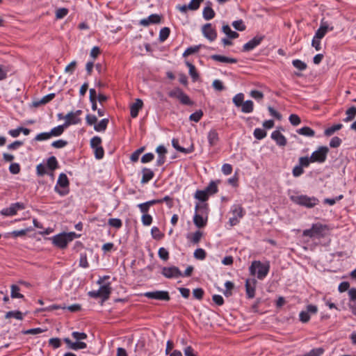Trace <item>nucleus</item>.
I'll use <instances>...</instances> for the list:
<instances>
[{
  "label": "nucleus",
  "mask_w": 356,
  "mask_h": 356,
  "mask_svg": "<svg viewBox=\"0 0 356 356\" xmlns=\"http://www.w3.org/2000/svg\"><path fill=\"white\" fill-rule=\"evenodd\" d=\"M289 120L293 126H298L301 122L300 117L296 114H291L289 115Z\"/></svg>",
  "instance_id": "nucleus-59"
},
{
  "label": "nucleus",
  "mask_w": 356,
  "mask_h": 356,
  "mask_svg": "<svg viewBox=\"0 0 356 356\" xmlns=\"http://www.w3.org/2000/svg\"><path fill=\"white\" fill-rule=\"evenodd\" d=\"M232 26L235 29L240 31H244L246 28L245 24H243V22L241 19L233 22Z\"/></svg>",
  "instance_id": "nucleus-63"
},
{
  "label": "nucleus",
  "mask_w": 356,
  "mask_h": 356,
  "mask_svg": "<svg viewBox=\"0 0 356 356\" xmlns=\"http://www.w3.org/2000/svg\"><path fill=\"white\" fill-rule=\"evenodd\" d=\"M296 131L298 134L307 137H313L315 135V131L309 127H303Z\"/></svg>",
  "instance_id": "nucleus-34"
},
{
  "label": "nucleus",
  "mask_w": 356,
  "mask_h": 356,
  "mask_svg": "<svg viewBox=\"0 0 356 356\" xmlns=\"http://www.w3.org/2000/svg\"><path fill=\"white\" fill-rule=\"evenodd\" d=\"M202 15L204 19L210 20L215 17V12L211 8V3L208 1L207 6L204 8Z\"/></svg>",
  "instance_id": "nucleus-25"
},
{
  "label": "nucleus",
  "mask_w": 356,
  "mask_h": 356,
  "mask_svg": "<svg viewBox=\"0 0 356 356\" xmlns=\"http://www.w3.org/2000/svg\"><path fill=\"white\" fill-rule=\"evenodd\" d=\"M222 32L225 34L227 35V36L229 39L237 38L238 37V35H239L238 33H236V31H232L231 29V28L229 27V26L227 25V24H225V25L222 26Z\"/></svg>",
  "instance_id": "nucleus-33"
},
{
  "label": "nucleus",
  "mask_w": 356,
  "mask_h": 356,
  "mask_svg": "<svg viewBox=\"0 0 356 356\" xmlns=\"http://www.w3.org/2000/svg\"><path fill=\"white\" fill-rule=\"evenodd\" d=\"M202 1H203V0H191L188 4V8H189V10H196L199 8Z\"/></svg>",
  "instance_id": "nucleus-61"
},
{
  "label": "nucleus",
  "mask_w": 356,
  "mask_h": 356,
  "mask_svg": "<svg viewBox=\"0 0 356 356\" xmlns=\"http://www.w3.org/2000/svg\"><path fill=\"white\" fill-rule=\"evenodd\" d=\"M202 236V233L200 231H196L191 236H188L190 241L194 244H197L200 242Z\"/></svg>",
  "instance_id": "nucleus-45"
},
{
  "label": "nucleus",
  "mask_w": 356,
  "mask_h": 356,
  "mask_svg": "<svg viewBox=\"0 0 356 356\" xmlns=\"http://www.w3.org/2000/svg\"><path fill=\"white\" fill-rule=\"evenodd\" d=\"M169 96L177 98L180 102L184 105H191L193 104L189 97L179 88H176L175 90L170 91L169 92Z\"/></svg>",
  "instance_id": "nucleus-14"
},
{
  "label": "nucleus",
  "mask_w": 356,
  "mask_h": 356,
  "mask_svg": "<svg viewBox=\"0 0 356 356\" xmlns=\"http://www.w3.org/2000/svg\"><path fill=\"white\" fill-rule=\"evenodd\" d=\"M67 128V126H64V123L63 124L58 125L57 127H55L51 129L50 134L51 137H58L61 136L65 129Z\"/></svg>",
  "instance_id": "nucleus-31"
},
{
  "label": "nucleus",
  "mask_w": 356,
  "mask_h": 356,
  "mask_svg": "<svg viewBox=\"0 0 356 356\" xmlns=\"http://www.w3.org/2000/svg\"><path fill=\"white\" fill-rule=\"evenodd\" d=\"M264 40V36H255L252 39H251L250 41L246 42L243 46V51H250L254 49L255 47L259 46L262 40Z\"/></svg>",
  "instance_id": "nucleus-17"
},
{
  "label": "nucleus",
  "mask_w": 356,
  "mask_h": 356,
  "mask_svg": "<svg viewBox=\"0 0 356 356\" xmlns=\"http://www.w3.org/2000/svg\"><path fill=\"white\" fill-rule=\"evenodd\" d=\"M79 234H77L74 232L68 233L64 232L54 236L51 237V240L55 246L63 249L67 247L70 242L72 241L74 238H79Z\"/></svg>",
  "instance_id": "nucleus-3"
},
{
  "label": "nucleus",
  "mask_w": 356,
  "mask_h": 356,
  "mask_svg": "<svg viewBox=\"0 0 356 356\" xmlns=\"http://www.w3.org/2000/svg\"><path fill=\"white\" fill-rule=\"evenodd\" d=\"M143 296L154 300L168 301L170 299L169 293L166 291H147L143 294Z\"/></svg>",
  "instance_id": "nucleus-12"
},
{
  "label": "nucleus",
  "mask_w": 356,
  "mask_h": 356,
  "mask_svg": "<svg viewBox=\"0 0 356 356\" xmlns=\"http://www.w3.org/2000/svg\"><path fill=\"white\" fill-rule=\"evenodd\" d=\"M219 183V180L211 181L209 184V185L204 188V190L209 196L216 194L218 191V184Z\"/></svg>",
  "instance_id": "nucleus-29"
},
{
  "label": "nucleus",
  "mask_w": 356,
  "mask_h": 356,
  "mask_svg": "<svg viewBox=\"0 0 356 356\" xmlns=\"http://www.w3.org/2000/svg\"><path fill=\"white\" fill-rule=\"evenodd\" d=\"M202 31L204 36L209 41L212 42L217 38V32L210 23L204 24L202 26Z\"/></svg>",
  "instance_id": "nucleus-15"
},
{
  "label": "nucleus",
  "mask_w": 356,
  "mask_h": 356,
  "mask_svg": "<svg viewBox=\"0 0 356 356\" xmlns=\"http://www.w3.org/2000/svg\"><path fill=\"white\" fill-rule=\"evenodd\" d=\"M81 110H76V111L73 112L71 111L68 113L65 116V122L64 126H67V127H70L72 124H78L81 123V119L80 118V115L82 114Z\"/></svg>",
  "instance_id": "nucleus-11"
},
{
  "label": "nucleus",
  "mask_w": 356,
  "mask_h": 356,
  "mask_svg": "<svg viewBox=\"0 0 356 356\" xmlns=\"http://www.w3.org/2000/svg\"><path fill=\"white\" fill-rule=\"evenodd\" d=\"M158 254L159 258L163 261H167L169 259V252L165 248H160Z\"/></svg>",
  "instance_id": "nucleus-56"
},
{
  "label": "nucleus",
  "mask_w": 356,
  "mask_h": 356,
  "mask_svg": "<svg viewBox=\"0 0 356 356\" xmlns=\"http://www.w3.org/2000/svg\"><path fill=\"white\" fill-rule=\"evenodd\" d=\"M323 348H316L300 356H321L324 353Z\"/></svg>",
  "instance_id": "nucleus-38"
},
{
  "label": "nucleus",
  "mask_w": 356,
  "mask_h": 356,
  "mask_svg": "<svg viewBox=\"0 0 356 356\" xmlns=\"http://www.w3.org/2000/svg\"><path fill=\"white\" fill-rule=\"evenodd\" d=\"M20 289L18 286L13 284L11 286L10 296L12 298H24V296L19 293Z\"/></svg>",
  "instance_id": "nucleus-40"
},
{
  "label": "nucleus",
  "mask_w": 356,
  "mask_h": 356,
  "mask_svg": "<svg viewBox=\"0 0 356 356\" xmlns=\"http://www.w3.org/2000/svg\"><path fill=\"white\" fill-rule=\"evenodd\" d=\"M170 30L168 27H163L159 32V41L164 42L169 37Z\"/></svg>",
  "instance_id": "nucleus-44"
},
{
  "label": "nucleus",
  "mask_w": 356,
  "mask_h": 356,
  "mask_svg": "<svg viewBox=\"0 0 356 356\" xmlns=\"http://www.w3.org/2000/svg\"><path fill=\"white\" fill-rule=\"evenodd\" d=\"M79 266L83 268H87L89 267V264L88 261L86 254H81L79 259Z\"/></svg>",
  "instance_id": "nucleus-60"
},
{
  "label": "nucleus",
  "mask_w": 356,
  "mask_h": 356,
  "mask_svg": "<svg viewBox=\"0 0 356 356\" xmlns=\"http://www.w3.org/2000/svg\"><path fill=\"white\" fill-rule=\"evenodd\" d=\"M64 341L68 345L70 348H71L74 350L85 349L87 347V344L85 342L80 341H76L75 342H73L70 339L65 338Z\"/></svg>",
  "instance_id": "nucleus-20"
},
{
  "label": "nucleus",
  "mask_w": 356,
  "mask_h": 356,
  "mask_svg": "<svg viewBox=\"0 0 356 356\" xmlns=\"http://www.w3.org/2000/svg\"><path fill=\"white\" fill-rule=\"evenodd\" d=\"M207 139L209 145L211 147L216 145L219 141V136L217 130L215 129H211L208 133Z\"/></svg>",
  "instance_id": "nucleus-24"
},
{
  "label": "nucleus",
  "mask_w": 356,
  "mask_h": 356,
  "mask_svg": "<svg viewBox=\"0 0 356 356\" xmlns=\"http://www.w3.org/2000/svg\"><path fill=\"white\" fill-rule=\"evenodd\" d=\"M312 162V158L308 156H302L299 159V165L302 168H307L309 165Z\"/></svg>",
  "instance_id": "nucleus-55"
},
{
  "label": "nucleus",
  "mask_w": 356,
  "mask_h": 356,
  "mask_svg": "<svg viewBox=\"0 0 356 356\" xmlns=\"http://www.w3.org/2000/svg\"><path fill=\"white\" fill-rule=\"evenodd\" d=\"M172 145L177 152L184 153L185 154L192 153L194 151V147L193 145H191L188 148L181 147L179 144V140L177 138H172Z\"/></svg>",
  "instance_id": "nucleus-23"
},
{
  "label": "nucleus",
  "mask_w": 356,
  "mask_h": 356,
  "mask_svg": "<svg viewBox=\"0 0 356 356\" xmlns=\"http://www.w3.org/2000/svg\"><path fill=\"white\" fill-rule=\"evenodd\" d=\"M143 177L141 179V183L143 184L148 183L150 180H152L154 176V173L153 170L149 168H144L142 170Z\"/></svg>",
  "instance_id": "nucleus-28"
},
{
  "label": "nucleus",
  "mask_w": 356,
  "mask_h": 356,
  "mask_svg": "<svg viewBox=\"0 0 356 356\" xmlns=\"http://www.w3.org/2000/svg\"><path fill=\"white\" fill-rule=\"evenodd\" d=\"M270 268L269 261H253L249 267V271L250 275L256 276L258 280H263L268 275Z\"/></svg>",
  "instance_id": "nucleus-1"
},
{
  "label": "nucleus",
  "mask_w": 356,
  "mask_h": 356,
  "mask_svg": "<svg viewBox=\"0 0 356 356\" xmlns=\"http://www.w3.org/2000/svg\"><path fill=\"white\" fill-rule=\"evenodd\" d=\"M161 21V17L157 14H152L147 18L142 19L140 21V24L143 26H147L150 24H158Z\"/></svg>",
  "instance_id": "nucleus-19"
},
{
  "label": "nucleus",
  "mask_w": 356,
  "mask_h": 356,
  "mask_svg": "<svg viewBox=\"0 0 356 356\" xmlns=\"http://www.w3.org/2000/svg\"><path fill=\"white\" fill-rule=\"evenodd\" d=\"M193 222L198 228L204 227L207 222V205L197 204L195 207Z\"/></svg>",
  "instance_id": "nucleus-4"
},
{
  "label": "nucleus",
  "mask_w": 356,
  "mask_h": 356,
  "mask_svg": "<svg viewBox=\"0 0 356 356\" xmlns=\"http://www.w3.org/2000/svg\"><path fill=\"white\" fill-rule=\"evenodd\" d=\"M51 138L50 132H42L35 136L34 138L35 141H44L47 140Z\"/></svg>",
  "instance_id": "nucleus-47"
},
{
  "label": "nucleus",
  "mask_w": 356,
  "mask_h": 356,
  "mask_svg": "<svg viewBox=\"0 0 356 356\" xmlns=\"http://www.w3.org/2000/svg\"><path fill=\"white\" fill-rule=\"evenodd\" d=\"M245 291L248 298H252L255 296L256 280H247L245 282Z\"/></svg>",
  "instance_id": "nucleus-22"
},
{
  "label": "nucleus",
  "mask_w": 356,
  "mask_h": 356,
  "mask_svg": "<svg viewBox=\"0 0 356 356\" xmlns=\"http://www.w3.org/2000/svg\"><path fill=\"white\" fill-rule=\"evenodd\" d=\"M108 225L116 229H120L122 226V222L120 218H109Z\"/></svg>",
  "instance_id": "nucleus-48"
},
{
  "label": "nucleus",
  "mask_w": 356,
  "mask_h": 356,
  "mask_svg": "<svg viewBox=\"0 0 356 356\" xmlns=\"http://www.w3.org/2000/svg\"><path fill=\"white\" fill-rule=\"evenodd\" d=\"M108 123V119H106V118L102 119L97 124H95L94 129L98 132L104 131L107 127Z\"/></svg>",
  "instance_id": "nucleus-35"
},
{
  "label": "nucleus",
  "mask_w": 356,
  "mask_h": 356,
  "mask_svg": "<svg viewBox=\"0 0 356 356\" xmlns=\"http://www.w3.org/2000/svg\"><path fill=\"white\" fill-rule=\"evenodd\" d=\"M211 58L215 61L225 63H236L237 59L234 58H229L225 56L218 54H214L211 56Z\"/></svg>",
  "instance_id": "nucleus-26"
},
{
  "label": "nucleus",
  "mask_w": 356,
  "mask_h": 356,
  "mask_svg": "<svg viewBox=\"0 0 356 356\" xmlns=\"http://www.w3.org/2000/svg\"><path fill=\"white\" fill-rule=\"evenodd\" d=\"M241 112L243 113H250L254 110V103L252 100H247L241 106Z\"/></svg>",
  "instance_id": "nucleus-32"
},
{
  "label": "nucleus",
  "mask_w": 356,
  "mask_h": 356,
  "mask_svg": "<svg viewBox=\"0 0 356 356\" xmlns=\"http://www.w3.org/2000/svg\"><path fill=\"white\" fill-rule=\"evenodd\" d=\"M160 201H154V200L140 203L138 204V207L140 209V212L143 213V215L147 214V212L149 211L150 207L156 204Z\"/></svg>",
  "instance_id": "nucleus-27"
},
{
  "label": "nucleus",
  "mask_w": 356,
  "mask_h": 356,
  "mask_svg": "<svg viewBox=\"0 0 356 356\" xmlns=\"http://www.w3.org/2000/svg\"><path fill=\"white\" fill-rule=\"evenodd\" d=\"M318 312V307L314 305H308L306 307L305 311H301L299 314V319L303 323H306L310 320V314H316Z\"/></svg>",
  "instance_id": "nucleus-13"
},
{
  "label": "nucleus",
  "mask_w": 356,
  "mask_h": 356,
  "mask_svg": "<svg viewBox=\"0 0 356 356\" xmlns=\"http://www.w3.org/2000/svg\"><path fill=\"white\" fill-rule=\"evenodd\" d=\"M143 102L140 99H136L135 102L130 106V115L133 118L138 116L139 111L143 108Z\"/></svg>",
  "instance_id": "nucleus-21"
},
{
  "label": "nucleus",
  "mask_w": 356,
  "mask_h": 356,
  "mask_svg": "<svg viewBox=\"0 0 356 356\" xmlns=\"http://www.w3.org/2000/svg\"><path fill=\"white\" fill-rule=\"evenodd\" d=\"M67 143H68L67 140L59 139L58 140L54 141L51 145L54 148L61 149L65 147L67 145Z\"/></svg>",
  "instance_id": "nucleus-54"
},
{
  "label": "nucleus",
  "mask_w": 356,
  "mask_h": 356,
  "mask_svg": "<svg viewBox=\"0 0 356 356\" xmlns=\"http://www.w3.org/2000/svg\"><path fill=\"white\" fill-rule=\"evenodd\" d=\"M254 137L257 140H261L264 138L267 133L264 129L260 128H256L253 132Z\"/></svg>",
  "instance_id": "nucleus-46"
},
{
  "label": "nucleus",
  "mask_w": 356,
  "mask_h": 356,
  "mask_svg": "<svg viewBox=\"0 0 356 356\" xmlns=\"http://www.w3.org/2000/svg\"><path fill=\"white\" fill-rule=\"evenodd\" d=\"M1 213L6 216H12L17 213L15 208L10 204L9 207L3 209L1 211Z\"/></svg>",
  "instance_id": "nucleus-52"
},
{
  "label": "nucleus",
  "mask_w": 356,
  "mask_h": 356,
  "mask_svg": "<svg viewBox=\"0 0 356 356\" xmlns=\"http://www.w3.org/2000/svg\"><path fill=\"white\" fill-rule=\"evenodd\" d=\"M244 94L239 92L236 94L232 99V102L236 107H240L244 102Z\"/></svg>",
  "instance_id": "nucleus-42"
},
{
  "label": "nucleus",
  "mask_w": 356,
  "mask_h": 356,
  "mask_svg": "<svg viewBox=\"0 0 356 356\" xmlns=\"http://www.w3.org/2000/svg\"><path fill=\"white\" fill-rule=\"evenodd\" d=\"M232 217L229 219V225L233 227L238 224L245 214V211L241 204H233L230 209Z\"/></svg>",
  "instance_id": "nucleus-6"
},
{
  "label": "nucleus",
  "mask_w": 356,
  "mask_h": 356,
  "mask_svg": "<svg viewBox=\"0 0 356 356\" xmlns=\"http://www.w3.org/2000/svg\"><path fill=\"white\" fill-rule=\"evenodd\" d=\"M202 116H203L202 111L198 110V111H196L195 112H194L193 113H192L189 116V120L191 121H193L195 122H198L201 120Z\"/></svg>",
  "instance_id": "nucleus-50"
},
{
  "label": "nucleus",
  "mask_w": 356,
  "mask_h": 356,
  "mask_svg": "<svg viewBox=\"0 0 356 356\" xmlns=\"http://www.w3.org/2000/svg\"><path fill=\"white\" fill-rule=\"evenodd\" d=\"M68 14V9L65 8H58L56 11V17L57 19H62L65 17Z\"/></svg>",
  "instance_id": "nucleus-62"
},
{
  "label": "nucleus",
  "mask_w": 356,
  "mask_h": 356,
  "mask_svg": "<svg viewBox=\"0 0 356 356\" xmlns=\"http://www.w3.org/2000/svg\"><path fill=\"white\" fill-rule=\"evenodd\" d=\"M6 318H15L17 320H22L24 316L21 312L19 311H10L8 312L5 315Z\"/></svg>",
  "instance_id": "nucleus-41"
},
{
  "label": "nucleus",
  "mask_w": 356,
  "mask_h": 356,
  "mask_svg": "<svg viewBox=\"0 0 356 356\" xmlns=\"http://www.w3.org/2000/svg\"><path fill=\"white\" fill-rule=\"evenodd\" d=\"M194 197L195 199H197L200 201L205 202L208 200L209 195L207 194L206 191L204 189V190H197L195 192Z\"/></svg>",
  "instance_id": "nucleus-37"
},
{
  "label": "nucleus",
  "mask_w": 356,
  "mask_h": 356,
  "mask_svg": "<svg viewBox=\"0 0 356 356\" xmlns=\"http://www.w3.org/2000/svg\"><path fill=\"white\" fill-rule=\"evenodd\" d=\"M111 292L110 283L101 286L97 291H90L88 292V296L93 298H102L105 301L109 298Z\"/></svg>",
  "instance_id": "nucleus-8"
},
{
  "label": "nucleus",
  "mask_w": 356,
  "mask_h": 356,
  "mask_svg": "<svg viewBox=\"0 0 356 356\" xmlns=\"http://www.w3.org/2000/svg\"><path fill=\"white\" fill-rule=\"evenodd\" d=\"M193 255L195 259L203 260L206 257V252L202 248H197L195 250Z\"/></svg>",
  "instance_id": "nucleus-53"
},
{
  "label": "nucleus",
  "mask_w": 356,
  "mask_h": 356,
  "mask_svg": "<svg viewBox=\"0 0 356 356\" xmlns=\"http://www.w3.org/2000/svg\"><path fill=\"white\" fill-rule=\"evenodd\" d=\"M90 146L94 150L97 159H102L104 155V150L102 146V139L99 136H94L90 140Z\"/></svg>",
  "instance_id": "nucleus-9"
},
{
  "label": "nucleus",
  "mask_w": 356,
  "mask_h": 356,
  "mask_svg": "<svg viewBox=\"0 0 356 356\" xmlns=\"http://www.w3.org/2000/svg\"><path fill=\"white\" fill-rule=\"evenodd\" d=\"M152 216L149 214L143 215L141 217V221L144 226H149L152 223Z\"/></svg>",
  "instance_id": "nucleus-58"
},
{
  "label": "nucleus",
  "mask_w": 356,
  "mask_h": 356,
  "mask_svg": "<svg viewBox=\"0 0 356 356\" xmlns=\"http://www.w3.org/2000/svg\"><path fill=\"white\" fill-rule=\"evenodd\" d=\"M290 200L295 204L308 208H314L319 203V200L316 197H309L306 195H291Z\"/></svg>",
  "instance_id": "nucleus-5"
},
{
  "label": "nucleus",
  "mask_w": 356,
  "mask_h": 356,
  "mask_svg": "<svg viewBox=\"0 0 356 356\" xmlns=\"http://www.w3.org/2000/svg\"><path fill=\"white\" fill-rule=\"evenodd\" d=\"M292 64L294 66V67L301 71H303L307 68V64L299 59L293 60L292 61Z\"/></svg>",
  "instance_id": "nucleus-51"
},
{
  "label": "nucleus",
  "mask_w": 356,
  "mask_h": 356,
  "mask_svg": "<svg viewBox=\"0 0 356 356\" xmlns=\"http://www.w3.org/2000/svg\"><path fill=\"white\" fill-rule=\"evenodd\" d=\"M72 337L76 341L84 340L87 339L88 336L85 332H73L72 333Z\"/></svg>",
  "instance_id": "nucleus-64"
},
{
  "label": "nucleus",
  "mask_w": 356,
  "mask_h": 356,
  "mask_svg": "<svg viewBox=\"0 0 356 356\" xmlns=\"http://www.w3.org/2000/svg\"><path fill=\"white\" fill-rule=\"evenodd\" d=\"M342 126L343 125L341 124H334L333 126L327 128L324 131V134L325 136H330L332 135L335 131L341 129Z\"/></svg>",
  "instance_id": "nucleus-43"
},
{
  "label": "nucleus",
  "mask_w": 356,
  "mask_h": 356,
  "mask_svg": "<svg viewBox=\"0 0 356 356\" xmlns=\"http://www.w3.org/2000/svg\"><path fill=\"white\" fill-rule=\"evenodd\" d=\"M200 48V45L191 46L188 47L183 53V56L186 57L195 53H197Z\"/></svg>",
  "instance_id": "nucleus-49"
},
{
  "label": "nucleus",
  "mask_w": 356,
  "mask_h": 356,
  "mask_svg": "<svg viewBox=\"0 0 356 356\" xmlns=\"http://www.w3.org/2000/svg\"><path fill=\"white\" fill-rule=\"evenodd\" d=\"M162 275L167 278H177L182 275V273L176 266L164 267L162 269Z\"/></svg>",
  "instance_id": "nucleus-16"
},
{
  "label": "nucleus",
  "mask_w": 356,
  "mask_h": 356,
  "mask_svg": "<svg viewBox=\"0 0 356 356\" xmlns=\"http://www.w3.org/2000/svg\"><path fill=\"white\" fill-rule=\"evenodd\" d=\"M185 63L188 67V73L191 76L193 81H196L199 78V74L196 71L195 65L191 63L189 61H186Z\"/></svg>",
  "instance_id": "nucleus-30"
},
{
  "label": "nucleus",
  "mask_w": 356,
  "mask_h": 356,
  "mask_svg": "<svg viewBox=\"0 0 356 356\" xmlns=\"http://www.w3.org/2000/svg\"><path fill=\"white\" fill-rule=\"evenodd\" d=\"M329 232V228L326 225L320 222L314 223L310 229H305L302 236L310 238L320 239L324 238Z\"/></svg>",
  "instance_id": "nucleus-2"
},
{
  "label": "nucleus",
  "mask_w": 356,
  "mask_h": 356,
  "mask_svg": "<svg viewBox=\"0 0 356 356\" xmlns=\"http://www.w3.org/2000/svg\"><path fill=\"white\" fill-rule=\"evenodd\" d=\"M69 179L65 173H60L54 187L55 191L61 196L69 193Z\"/></svg>",
  "instance_id": "nucleus-7"
},
{
  "label": "nucleus",
  "mask_w": 356,
  "mask_h": 356,
  "mask_svg": "<svg viewBox=\"0 0 356 356\" xmlns=\"http://www.w3.org/2000/svg\"><path fill=\"white\" fill-rule=\"evenodd\" d=\"M346 118L344 119L345 122H348L353 120L356 117V107L353 106V107L348 108L346 111Z\"/></svg>",
  "instance_id": "nucleus-39"
},
{
  "label": "nucleus",
  "mask_w": 356,
  "mask_h": 356,
  "mask_svg": "<svg viewBox=\"0 0 356 356\" xmlns=\"http://www.w3.org/2000/svg\"><path fill=\"white\" fill-rule=\"evenodd\" d=\"M271 138L275 141L278 146L283 147L286 145L287 140L285 136L278 130H275L271 134Z\"/></svg>",
  "instance_id": "nucleus-18"
},
{
  "label": "nucleus",
  "mask_w": 356,
  "mask_h": 356,
  "mask_svg": "<svg viewBox=\"0 0 356 356\" xmlns=\"http://www.w3.org/2000/svg\"><path fill=\"white\" fill-rule=\"evenodd\" d=\"M204 291L202 288H196L193 291V296L197 300H202L203 298Z\"/></svg>",
  "instance_id": "nucleus-57"
},
{
  "label": "nucleus",
  "mask_w": 356,
  "mask_h": 356,
  "mask_svg": "<svg viewBox=\"0 0 356 356\" xmlns=\"http://www.w3.org/2000/svg\"><path fill=\"white\" fill-rule=\"evenodd\" d=\"M58 166V161L55 156H52L47 159V168H49L51 172L56 169Z\"/></svg>",
  "instance_id": "nucleus-36"
},
{
  "label": "nucleus",
  "mask_w": 356,
  "mask_h": 356,
  "mask_svg": "<svg viewBox=\"0 0 356 356\" xmlns=\"http://www.w3.org/2000/svg\"><path fill=\"white\" fill-rule=\"evenodd\" d=\"M329 152V149L326 146H321L316 151H314L312 155V162L315 163H323L327 159V155Z\"/></svg>",
  "instance_id": "nucleus-10"
}]
</instances>
